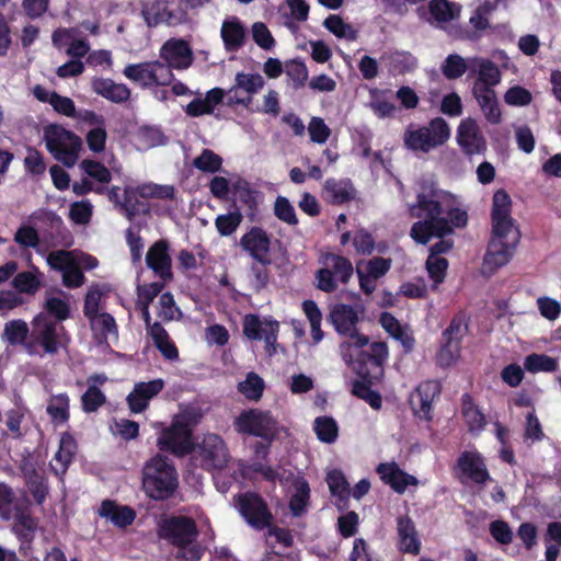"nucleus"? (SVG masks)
I'll list each match as a JSON object with an SVG mask.
<instances>
[{"instance_id":"obj_25","label":"nucleus","mask_w":561,"mask_h":561,"mask_svg":"<svg viewBox=\"0 0 561 561\" xmlns=\"http://www.w3.org/2000/svg\"><path fill=\"white\" fill-rule=\"evenodd\" d=\"M470 66L478 68V78L473 84L472 93H478L480 90H493L501 81V71L499 67L491 60L483 58L469 59Z\"/></svg>"},{"instance_id":"obj_52","label":"nucleus","mask_w":561,"mask_h":561,"mask_svg":"<svg viewBox=\"0 0 561 561\" xmlns=\"http://www.w3.org/2000/svg\"><path fill=\"white\" fill-rule=\"evenodd\" d=\"M134 197V187L127 186L123 193H121V188L117 186H113L108 191V198L125 213L128 219H131L135 215V204L133 203Z\"/></svg>"},{"instance_id":"obj_37","label":"nucleus","mask_w":561,"mask_h":561,"mask_svg":"<svg viewBox=\"0 0 561 561\" xmlns=\"http://www.w3.org/2000/svg\"><path fill=\"white\" fill-rule=\"evenodd\" d=\"M44 274L34 265L28 271L18 273L12 285L21 294L34 295L42 287Z\"/></svg>"},{"instance_id":"obj_41","label":"nucleus","mask_w":561,"mask_h":561,"mask_svg":"<svg viewBox=\"0 0 561 561\" xmlns=\"http://www.w3.org/2000/svg\"><path fill=\"white\" fill-rule=\"evenodd\" d=\"M293 494L289 501V508L293 515L300 516L307 510L309 497H310V488L308 482L304 478H295L293 481Z\"/></svg>"},{"instance_id":"obj_40","label":"nucleus","mask_w":561,"mask_h":561,"mask_svg":"<svg viewBox=\"0 0 561 561\" xmlns=\"http://www.w3.org/2000/svg\"><path fill=\"white\" fill-rule=\"evenodd\" d=\"M100 515L108 518L114 525L125 527L135 519V513L127 506H117L111 501H104L99 511Z\"/></svg>"},{"instance_id":"obj_6","label":"nucleus","mask_w":561,"mask_h":561,"mask_svg":"<svg viewBox=\"0 0 561 561\" xmlns=\"http://www.w3.org/2000/svg\"><path fill=\"white\" fill-rule=\"evenodd\" d=\"M233 427L239 434L260 437L267 443L276 439L283 426L268 410L251 408L240 412L233 420Z\"/></svg>"},{"instance_id":"obj_35","label":"nucleus","mask_w":561,"mask_h":561,"mask_svg":"<svg viewBox=\"0 0 561 561\" xmlns=\"http://www.w3.org/2000/svg\"><path fill=\"white\" fill-rule=\"evenodd\" d=\"M11 520L14 522L12 529L20 539L30 542L34 538L37 523L31 516L27 507L15 505Z\"/></svg>"},{"instance_id":"obj_29","label":"nucleus","mask_w":561,"mask_h":561,"mask_svg":"<svg viewBox=\"0 0 561 561\" xmlns=\"http://www.w3.org/2000/svg\"><path fill=\"white\" fill-rule=\"evenodd\" d=\"M377 472L381 480L398 493H403L408 486H415L419 483L414 476L404 472L394 462L380 463L377 468Z\"/></svg>"},{"instance_id":"obj_4","label":"nucleus","mask_w":561,"mask_h":561,"mask_svg":"<svg viewBox=\"0 0 561 561\" xmlns=\"http://www.w3.org/2000/svg\"><path fill=\"white\" fill-rule=\"evenodd\" d=\"M161 537L179 547L178 558L186 561H197L204 549L197 543V529L194 520L185 516H173L163 520L160 527Z\"/></svg>"},{"instance_id":"obj_27","label":"nucleus","mask_w":561,"mask_h":561,"mask_svg":"<svg viewBox=\"0 0 561 561\" xmlns=\"http://www.w3.org/2000/svg\"><path fill=\"white\" fill-rule=\"evenodd\" d=\"M439 392L440 387L437 381L427 380L422 382L410 399L415 414L420 417L430 419L432 403Z\"/></svg>"},{"instance_id":"obj_48","label":"nucleus","mask_w":561,"mask_h":561,"mask_svg":"<svg viewBox=\"0 0 561 561\" xmlns=\"http://www.w3.org/2000/svg\"><path fill=\"white\" fill-rule=\"evenodd\" d=\"M243 215L240 210L234 209L227 214H220L215 218V227L220 237L232 236L240 227Z\"/></svg>"},{"instance_id":"obj_61","label":"nucleus","mask_w":561,"mask_h":561,"mask_svg":"<svg viewBox=\"0 0 561 561\" xmlns=\"http://www.w3.org/2000/svg\"><path fill=\"white\" fill-rule=\"evenodd\" d=\"M222 159L210 149H204L193 161V165L203 172L215 173L220 170Z\"/></svg>"},{"instance_id":"obj_64","label":"nucleus","mask_w":561,"mask_h":561,"mask_svg":"<svg viewBox=\"0 0 561 561\" xmlns=\"http://www.w3.org/2000/svg\"><path fill=\"white\" fill-rule=\"evenodd\" d=\"M447 267L448 261L445 257L428 255L426 260V270L435 286L444 282Z\"/></svg>"},{"instance_id":"obj_15","label":"nucleus","mask_w":561,"mask_h":561,"mask_svg":"<svg viewBox=\"0 0 561 561\" xmlns=\"http://www.w3.org/2000/svg\"><path fill=\"white\" fill-rule=\"evenodd\" d=\"M456 470L462 482L471 481L476 484H484L491 480L482 455L474 449L460 454Z\"/></svg>"},{"instance_id":"obj_11","label":"nucleus","mask_w":561,"mask_h":561,"mask_svg":"<svg viewBox=\"0 0 561 561\" xmlns=\"http://www.w3.org/2000/svg\"><path fill=\"white\" fill-rule=\"evenodd\" d=\"M123 75L141 88L169 85L174 79L173 71L160 60L129 64Z\"/></svg>"},{"instance_id":"obj_7","label":"nucleus","mask_w":561,"mask_h":561,"mask_svg":"<svg viewBox=\"0 0 561 561\" xmlns=\"http://www.w3.org/2000/svg\"><path fill=\"white\" fill-rule=\"evenodd\" d=\"M449 137V125L444 118L436 117L425 126L410 125L403 134V142L409 150L428 153L443 146Z\"/></svg>"},{"instance_id":"obj_21","label":"nucleus","mask_w":561,"mask_h":561,"mask_svg":"<svg viewBox=\"0 0 561 561\" xmlns=\"http://www.w3.org/2000/svg\"><path fill=\"white\" fill-rule=\"evenodd\" d=\"M164 387V381L160 378L150 381L137 382L133 391L127 396V403L133 413L145 411L149 401L153 399Z\"/></svg>"},{"instance_id":"obj_20","label":"nucleus","mask_w":561,"mask_h":561,"mask_svg":"<svg viewBox=\"0 0 561 561\" xmlns=\"http://www.w3.org/2000/svg\"><path fill=\"white\" fill-rule=\"evenodd\" d=\"M147 266L163 282L173 278L169 244L164 240L154 242L146 254Z\"/></svg>"},{"instance_id":"obj_23","label":"nucleus","mask_w":561,"mask_h":561,"mask_svg":"<svg viewBox=\"0 0 561 561\" xmlns=\"http://www.w3.org/2000/svg\"><path fill=\"white\" fill-rule=\"evenodd\" d=\"M241 248L248 252L255 261L266 263L270 252L271 240L267 233L259 228L253 227L240 239Z\"/></svg>"},{"instance_id":"obj_43","label":"nucleus","mask_w":561,"mask_h":561,"mask_svg":"<svg viewBox=\"0 0 561 561\" xmlns=\"http://www.w3.org/2000/svg\"><path fill=\"white\" fill-rule=\"evenodd\" d=\"M135 196L142 198H156L163 201H172L175 197V188L173 185L157 184L152 182L142 183L134 187Z\"/></svg>"},{"instance_id":"obj_12","label":"nucleus","mask_w":561,"mask_h":561,"mask_svg":"<svg viewBox=\"0 0 561 561\" xmlns=\"http://www.w3.org/2000/svg\"><path fill=\"white\" fill-rule=\"evenodd\" d=\"M234 506L245 522L255 529L270 527L273 515L265 501L256 493H241L234 497Z\"/></svg>"},{"instance_id":"obj_3","label":"nucleus","mask_w":561,"mask_h":561,"mask_svg":"<svg viewBox=\"0 0 561 561\" xmlns=\"http://www.w3.org/2000/svg\"><path fill=\"white\" fill-rule=\"evenodd\" d=\"M142 490L153 500H167L179 485L175 467L163 456L156 455L142 468Z\"/></svg>"},{"instance_id":"obj_45","label":"nucleus","mask_w":561,"mask_h":561,"mask_svg":"<svg viewBox=\"0 0 561 561\" xmlns=\"http://www.w3.org/2000/svg\"><path fill=\"white\" fill-rule=\"evenodd\" d=\"M46 411L55 424H65L69 420V397L66 393L51 396Z\"/></svg>"},{"instance_id":"obj_55","label":"nucleus","mask_w":561,"mask_h":561,"mask_svg":"<svg viewBox=\"0 0 561 561\" xmlns=\"http://www.w3.org/2000/svg\"><path fill=\"white\" fill-rule=\"evenodd\" d=\"M264 388V380L255 373H249L245 379L238 385V390L251 401H259Z\"/></svg>"},{"instance_id":"obj_56","label":"nucleus","mask_w":561,"mask_h":561,"mask_svg":"<svg viewBox=\"0 0 561 561\" xmlns=\"http://www.w3.org/2000/svg\"><path fill=\"white\" fill-rule=\"evenodd\" d=\"M323 25L339 38H345L347 41H355L357 38V32L339 15L332 14L328 16Z\"/></svg>"},{"instance_id":"obj_32","label":"nucleus","mask_w":561,"mask_h":561,"mask_svg":"<svg viewBox=\"0 0 561 561\" xmlns=\"http://www.w3.org/2000/svg\"><path fill=\"white\" fill-rule=\"evenodd\" d=\"M92 90L102 98L113 102L123 103L129 100L130 89L124 83H117L112 79L95 78L92 80Z\"/></svg>"},{"instance_id":"obj_33","label":"nucleus","mask_w":561,"mask_h":561,"mask_svg":"<svg viewBox=\"0 0 561 561\" xmlns=\"http://www.w3.org/2000/svg\"><path fill=\"white\" fill-rule=\"evenodd\" d=\"M355 196V190L348 179L325 180L323 184V198L331 204H343Z\"/></svg>"},{"instance_id":"obj_14","label":"nucleus","mask_w":561,"mask_h":561,"mask_svg":"<svg viewBox=\"0 0 561 561\" xmlns=\"http://www.w3.org/2000/svg\"><path fill=\"white\" fill-rule=\"evenodd\" d=\"M159 57L170 70H186L194 61L190 43L183 38H169L159 49Z\"/></svg>"},{"instance_id":"obj_47","label":"nucleus","mask_w":561,"mask_h":561,"mask_svg":"<svg viewBox=\"0 0 561 561\" xmlns=\"http://www.w3.org/2000/svg\"><path fill=\"white\" fill-rule=\"evenodd\" d=\"M313 431L317 438L325 444H332L339 435L336 421L331 416H319L313 422Z\"/></svg>"},{"instance_id":"obj_51","label":"nucleus","mask_w":561,"mask_h":561,"mask_svg":"<svg viewBox=\"0 0 561 561\" xmlns=\"http://www.w3.org/2000/svg\"><path fill=\"white\" fill-rule=\"evenodd\" d=\"M369 94L370 101L368 106L377 117L387 118L394 115L397 107L394 104L386 100L385 91L379 89H371Z\"/></svg>"},{"instance_id":"obj_39","label":"nucleus","mask_w":561,"mask_h":561,"mask_svg":"<svg viewBox=\"0 0 561 561\" xmlns=\"http://www.w3.org/2000/svg\"><path fill=\"white\" fill-rule=\"evenodd\" d=\"M76 451V442L68 435L64 434L59 442V449L55 454L53 462L50 463L51 469L56 474H62L66 472L67 467L71 462L72 456Z\"/></svg>"},{"instance_id":"obj_10","label":"nucleus","mask_w":561,"mask_h":561,"mask_svg":"<svg viewBox=\"0 0 561 561\" xmlns=\"http://www.w3.org/2000/svg\"><path fill=\"white\" fill-rule=\"evenodd\" d=\"M512 199L504 190H497L493 195L492 203V231L491 240L507 242L511 245H517L519 242V231L515 227L514 219L511 216Z\"/></svg>"},{"instance_id":"obj_9","label":"nucleus","mask_w":561,"mask_h":561,"mask_svg":"<svg viewBox=\"0 0 561 561\" xmlns=\"http://www.w3.org/2000/svg\"><path fill=\"white\" fill-rule=\"evenodd\" d=\"M320 268L316 273V286L324 293H333L340 284H346L353 275L351 261L331 252L319 256Z\"/></svg>"},{"instance_id":"obj_62","label":"nucleus","mask_w":561,"mask_h":561,"mask_svg":"<svg viewBox=\"0 0 561 561\" xmlns=\"http://www.w3.org/2000/svg\"><path fill=\"white\" fill-rule=\"evenodd\" d=\"M307 130L310 136V140L318 145H323L330 138L332 131L331 128L325 124L323 118L313 116L308 123Z\"/></svg>"},{"instance_id":"obj_49","label":"nucleus","mask_w":561,"mask_h":561,"mask_svg":"<svg viewBox=\"0 0 561 561\" xmlns=\"http://www.w3.org/2000/svg\"><path fill=\"white\" fill-rule=\"evenodd\" d=\"M327 483L330 492L337 502L345 503L351 495L350 484L344 474L339 470H331L327 474Z\"/></svg>"},{"instance_id":"obj_36","label":"nucleus","mask_w":561,"mask_h":561,"mask_svg":"<svg viewBox=\"0 0 561 561\" xmlns=\"http://www.w3.org/2000/svg\"><path fill=\"white\" fill-rule=\"evenodd\" d=\"M485 121L492 125L502 122V111L494 90H480L473 93Z\"/></svg>"},{"instance_id":"obj_44","label":"nucleus","mask_w":561,"mask_h":561,"mask_svg":"<svg viewBox=\"0 0 561 561\" xmlns=\"http://www.w3.org/2000/svg\"><path fill=\"white\" fill-rule=\"evenodd\" d=\"M233 83L253 101V96L264 88L265 80L263 76L257 72L241 71L236 73Z\"/></svg>"},{"instance_id":"obj_5","label":"nucleus","mask_w":561,"mask_h":561,"mask_svg":"<svg viewBox=\"0 0 561 561\" xmlns=\"http://www.w3.org/2000/svg\"><path fill=\"white\" fill-rule=\"evenodd\" d=\"M65 328L45 312H39L31 322V332L25 348L31 355L55 354L64 344Z\"/></svg>"},{"instance_id":"obj_57","label":"nucleus","mask_w":561,"mask_h":561,"mask_svg":"<svg viewBox=\"0 0 561 561\" xmlns=\"http://www.w3.org/2000/svg\"><path fill=\"white\" fill-rule=\"evenodd\" d=\"M250 112L266 114L273 117L278 116L280 113L279 93L276 90L270 89L263 95V102L261 105L255 104L252 101V108H250Z\"/></svg>"},{"instance_id":"obj_38","label":"nucleus","mask_w":561,"mask_h":561,"mask_svg":"<svg viewBox=\"0 0 561 561\" xmlns=\"http://www.w3.org/2000/svg\"><path fill=\"white\" fill-rule=\"evenodd\" d=\"M22 472L26 481L27 489L37 504H43L48 494L47 480L44 476L37 473L32 463H24Z\"/></svg>"},{"instance_id":"obj_31","label":"nucleus","mask_w":561,"mask_h":561,"mask_svg":"<svg viewBox=\"0 0 561 561\" xmlns=\"http://www.w3.org/2000/svg\"><path fill=\"white\" fill-rule=\"evenodd\" d=\"M399 549L404 553L419 554L421 540L413 520L408 517H399L397 520Z\"/></svg>"},{"instance_id":"obj_8","label":"nucleus","mask_w":561,"mask_h":561,"mask_svg":"<svg viewBox=\"0 0 561 561\" xmlns=\"http://www.w3.org/2000/svg\"><path fill=\"white\" fill-rule=\"evenodd\" d=\"M43 139L49 153L64 165L71 168L78 162L82 140L75 133L51 124L44 128Z\"/></svg>"},{"instance_id":"obj_16","label":"nucleus","mask_w":561,"mask_h":561,"mask_svg":"<svg viewBox=\"0 0 561 561\" xmlns=\"http://www.w3.org/2000/svg\"><path fill=\"white\" fill-rule=\"evenodd\" d=\"M430 13L437 26L447 30L450 36L455 38H470L468 31H462L453 25V22L460 16L461 7L447 0H432L430 2Z\"/></svg>"},{"instance_id":"obj_22","label":"nucleus","mask_w":561,"mask_h":561,"mask_svg":"<svg viewBox=\"0 0 561 561\" xmlns=\"http://www.w3.org/2000/svg\"><path fill=\"white\" fill-rule=\"evenodd\" d=\"M93 342L105 350L111 342H117L118 329L115 319L110 313H102L89 319Z\"/></svg>"},{"instance_id":"obj_1","label":"nucleus","mask_w":561,"mask_h":561,"mask_svg":"<svg viewBox=\"0 0 561 561\" xmlns=\"http://www.w3.org/2000/svg\"><path fill=\"white\" fill-rule=\"evenodd\" d=\"M410 214L421 220L411 227V238L420 244H426L432 238L440 240L430 249V255L439 256L454 247L450 239L445 236L453 233L455 228L467 225V211L460 208L458 198L436 187L434 183H423L417 193V201L410 206Z\"/></svg>"},{"instance_id":"obj_17","label":"nucleus","mask_w":561,"mask_h":561,"mask_svg":"<svg viewBox=\"0 0 561 561\" xmlns=\"http://www.w3.org/2000/svg\"><path fill=\"white\" fill-rule=\"evenodd\" d=\"M456 140L467 156L482 154L486 150V140L478 122L472 117L460 121L457 127Z\"/></svg>"},{"instance_id":"obj_19","label":"nucleus","mask_w":561,"mask_h":561,"mask_svg":"<svg viewBox=\"0 0 561 561\" xmlns=\"http://www.w3.org/2000/svg\"><path fill=\"white\" fill-rule=\"evenodd\" d=\"M157 444L160 450L184 455L192 449L191 431L173 422L169 428L161 432Z\"/></svg>"},{"instance_id":"obj_30","label":"nucleus","mask_w":561,"mask_h":561,"mask_svg":"<svg viewBox=\"0 0 561 561\" xmlns=\"http://www.w3.org/2000/svg\"><path fill=\"white\" fill-rule=\"evenodd\" d=\"M515 247L516 245H511L507 242L491 240L483 260L484 273L493 274L497 268L507 264L512 257Z\"/></svg>"},{"instance_id":"obj_18","label":"nucleus","mask_w":561,"mask_h":561,"mask_svg":"<svg viewBox=\"0 0 561 561\" xmlns=\"http://www.w3.org/2000/svg\"><path fill=\"white\" fill-rule=\"evenodd\" d=\"M202 466L207 469H220L228 460L226 445L220 436L207 434L198 446Z\"/></svg>"},{"instance_id":"obj_2","label":"nucleus","mask_w":561,"mask_h":561,"mask_svg":"<svg viewBox=\"0 0 561 561\" xmlns=\"http://www.w3.org/2000/svg\"><path fill=\"white\" fill-rule=\"evenodd\" d=\"M340 354L343 362L369 383L383 376V364L388 358L386 343L369 344L368 336L358 332L346 335V340L340 344Z\"/></svg>"},{"instance_id":"obj_26","label":"nucleus","mask_w":561,"mask_h":561,"mask_svg":"<svg viewBox=\"0 0 561 561\" xmlns=\"http://www.w3.org/2000/svg\"><path fill=\"white\" fill-rule=\"evenodd\" d=\"M76 33L75 28L60 27L53 33L51 41L58 49L68 46L66 54L79 60L89 53L90 45L85 39H78Z\"/></svg>"},{"instance_id":"obj_53","label":"nucleus","mask_w":561,"mask_h":561,"mask_svg":"<svg viewBox=\"0 0 561 561\" xmlns=\"http://www.w3.org/2000/svg\"><path fill=\"white\" fill-rule=\"evenodd\" d=\"M302 310L310 323L312 340L314 343H319L323 339L321 330L322 312L313 300H305Z\"/></svg>"},{"instance_id":"obj_59","label":"nucleus","mask_w":561,"mask_h":561,"mask_svg":"<svg viewBox=\"0 0 561 561\" xmlns=\"http://www.w3.org/2000/svg\"><path fill=\"white\" fill-rule=\"evenodd\" d=\"M445 340V344L440 347L436 355V360L439 366L449 367L454 365L460 356V343L455 339Z\"/></svg>"},{"instance_id":"obj_54","label":"nucleus","mask_w":561,"mask_h":561,"mask_svg":"<svg viewBox=\"0 0 561 561\" xmlns=\"http://www.w3.org/2000/svg\"><path fill=\"white\" fill-rule=\"evenodd\" d=\"M30 329L23 320H12L4 324L3 339L11 345L24 344L27 342Z\"/></svg>"},{"instance_id":"obj_28","label":"nucleus","mask_w":561,"mask_h":561,"mask_svg":"<svg viewBox=\"0 0 561 561\" xmlns=\"http://www.w3.org/2000/svg\"><path fill=\"white\" fill-rule=\"evenodd\" d=\"M220 36L224 42L225 49L236 53L241 49L247 41V27L237 16H229L224 20Z\"/></svg>"},{"instance_id":"obj_24","label":"nucleus","mask_w":561,"mask_h":561,"mask_svg":"<svg viewBox=\"0 0 561 561\" xmlns=\"http://www.w3.org/2000/svg\"><path fill=\"white\" fill-rule=\"evenodd\" d=\"M330 321L341 335L346 336L358 333V310L352 306L345 304L335 305L330 312Z\"/></svg>"},{"instance_id":"obj_34","label":"nucleus","mask_w":561,"mask_h":561,"mask_svg":"<svg viewBox=\"0 0 561 561\" xmlns=\"http://www.w3.org/2000/svg\"><path fill=\"white\" fill-rule=\"evenodd\" d=\"M224 100L225 90L221 88H214L206 93L204 99L196 98L191 101L185 107V113L191 117L213 114L216 106Z\"/></svg>"},{"instance_id":"obj_63","label":"nucleus","mask_w":561,"mask_h":561,"mask_svg":"<svg viewBox=\"0 0 561 561\" xmlns=\"http://www.w3.org/2000/svg\"><path fill=\"white\" fill-rule=\"evenodd\" d=\"M26 414H27V408L25 405H23L22 403L15 404L14 408L10 409L5 413L7 427L14 437L22 436L21 424L24 421Z\"/></svg>"},{"instance_id":"obj_42","label":"nucleus","mask_w":561,"mask_h":561,"mask_svg":"<svg viewBox=\"0 0 561 561\" xmlns=\"http://www.w3.org/2000/svg\"><path fill=\"white\" fill-rule=\"evenodd\" d=\"M462 401V416L465 422L471 433H480L485 424L484 414L478 409V407L473 403L471 397L469 394H463L461 398Z\"/></svg>"},{"instance_id":"obj_58","label":"nucleus","mask_w":561,"mask_h":561,"mask_svg":"<svg viewBox=\"0 0 561 561\" xmlns=\"http://www.w3.org/2000/svg\"><path fill=\"white\" fill-rule=\"evenodd\" d=\"M469 67H471L469 61L467 62L465 58L457 54H451L442 66V72L447 79H458Z\"/></svg>"},{"instance_id":"obj_13","label":"nucleus","mask_w":561,"mask_h":561,"mask_svg":"<svg viewBox=\"0 0 561 561\" xmlns=\"http://www.w3.org/2000/svg\"><path fill=\"white\" fill-rule=\"evenodd\" d=\"M141 14L149 27L159 24L178 26L187 22V13L180 5L167 0H156L142 7Z\"/></svg>"},{"instance_id":"obj_50","label":"nucleus","mask_w":561,"mask_h":561,"mask_svg":"<svg viewBox=\"0 0 561 561\" xmlns=\"http://www.w3.org/2000/svg\"><path fill=\"white\" fill-rule=\"evenodd\" d=\"M64 294L58 296H49L46 298L44 310L54 321L60 323L69 317L70 309L69 304L66 300V297H62Z\"/></svg>"},{"instance_id":"obj_46","label":"nucleus","mask_w":561,"mask_h":561,"mask_svg":"<svg viewBox=\"0 0 561 561\" xmlns=\"http://www.w3.org/2000/svg\"><path fill=\"white\" fill-rule=\"evenodd\" d=\"M524 368L530 374L553 373L558 369V360L546 354L533 353L525 357Z\"/></svg>"},{"instance_id":"obj_60","label":"nucleus","mask_w":561,"mask_h":561,"mask_svg":"<svg viewBox=\"0 0 561 561\" xmlns=\"http://www.w3.org/2000/svg\"><path fill=\"white\" fill-rule=\"evenodd\" d=\"M80 169L91 179L98 181L102 186L112 180L110 170L102 163L85 159L80 163Z\"/></svg>"}]
</instances>
